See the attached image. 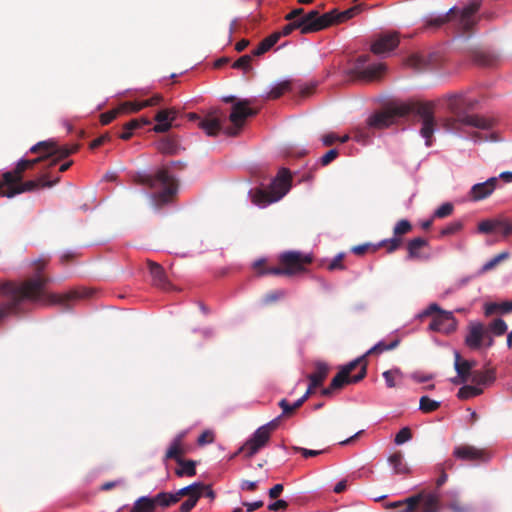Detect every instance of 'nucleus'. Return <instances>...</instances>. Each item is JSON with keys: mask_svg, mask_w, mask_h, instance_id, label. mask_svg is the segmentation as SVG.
Wrapping results in <instances>:
<instances>
[{"mask_svg": "<svg viewBox=\"0 0 512 512\" xmlns=\"http://www.w3.org/2000/svg\"><path fill=\"white\" fill-rule=\"evenodd\" d=\"M48 279L39 273L29 280L21 283H3L0 285V295L7 298V302L0 306V319L15 310L21 301L28 300L40 304L60 303L63 298L57 294H48L45 286Z\"/></svg>", "mask_w": 512, "mask_h": 512, "instance_id": "nucleus-1", "label": "nucleus"}, {"mask_svg": "<svg viewBox=\"0 0 512 512\" xmlns=\"http://www.w3.org/2000/svg\"><path fill=\"white\" fill-rule=\"evenodd\" d=\"M445 99L447 108L456 116V118L447 121L446 127L448 131L461 135L467 132L464 129L465 127L482 130L491 128L492 122L489 119L465 113V110L473 108L476 103L466 93L450 94Z\"/></svg>", "mask_w": 512, "mask_h": 512, "instance_id": "nucleus-2", "label": "nucleus"}, {"mask_svg": "<svg viewBox=\"0 0 512 512\" xmlns=\"http://www.w3.org/2000/svg\"><path fill=\"white\" fill-rule=\"evenodd\" d=\"M135 181L154 190L149 197L157 209L168 203L177 192L175 177L166 168L154 172H138Z\"/></svg>", "mask_w": 512, "mask_h": 512, "instance_id": "nucleus-3", "label": "nucleus"}, {"mask_svg": "<svg viewBox=\"0 0 512 512\" xmlns=\"http://www.w3.org/2000/svg\"><path fill=\"white\" fill-rule=\"evenodd\" d=\"M291 188V174L288 169L281 168L267 191L256 189L250 191L252 202L259 208L281 200Z\"/></svg>", "mask_w": 512, "mask_h": 512, "instance_id": "nucleus-4", "label": "nucleus"}, {"mask_svg": "<svg viewBox=\"0 0 512 512\" xmlns=\"http://www.w3.org/2000/svg\"><path fill=\"white\" fill-rule=\"evenodd\" d=\"M480 8V3L477 0L469 2L462 8L451 7L447 12L437 15H430L426 23L428 25L440 26L448 19L451 14L452 18H456L459 26L464 31L471 29L476 23V13Z\"/></svg>", "mask_w": 512, "mask_h": 512, "instance_id": "nucleus-5", "label": "nucleus"}, {"mask_svg": "<svg viewBox=\"0 0 512 512\" xmlns=\"http://www.w3.org/2000/svg\"><path fill=\"white\" fill-rule=\"evenodd\" d=\"M331 19L332 14L320 15L318 11L312 10L299 18L288 21L291 23L293 30L297 29L302 34H309L327 28Z\"/></svg>", "mask_w": 512, "mask_h": 512, "instance_id": "nucleus-6", "label": "nucleus"}, {"mask_svg": "<svg viewBox=\"0 0 512 512\" xmlns=\"http://www.w3.org/2000/svg\"><path fill=\"white\" fill-rule=\"evenodd\" d=\"M368 60L369 56L367 55L359 56L351 69V73L355 74L359 79L373 81L385 71V65L381 62L367 65Z\"/></svg>", "mask_w": 512, "mask_h": 512, "instance_id": "nucleus-7", "label": "nucleus"}, {"mask_svg": "<svg viewBox=\"0 0 512 512\" xmlns=\"http://www.w3.org/2000/svg\"><path fill=\"white\" fill-rule=\"evenodd\" d=\"M409 112L407 105H401L390 111L372 114L367 119V125L374 129H384L395 123L397 117L405 116Z\"/></svg>", "mask_w": 512, "mask_h": 512, "instance_id": "nucleus-8", "label": "nucleus"}, {"mask_svg": "<svg viewBox=\"0 0 512 512\" xmlns=\"http://www.w3.org/2000/svg\"><path fill=\"white\" fill-rule=\"evenodd\" d=\"M247 100L238 101L232 106L229 119L234 124V128H229L224 131L229 136H234L238 133L239 128L243 125L246 118L253 116L255 111L248 107Z\"/></svg>", "mask_w": 512, "mask_h": 512, "instance_id": "nucleus-9", "label": "nucleus"}, {"mask_svg": "<svg viewBox=\"0 0 512 512\" xmlns=\"http://www.w3.org/2000/svg\"><path fill=\"white\" fill-rule=\"evenodd\" d=\"M437 315L432 319L428 326L429 331L439 332L443 334H450L457 328V320L453 315V312L446 311L441 308V311H437Z\"/></svg>", "mask_w": 512, "mask_h": 512, "instance_id": "nucleus-10", "label": "nucleus"}, {"mask_svg": "<svg viewBox=\"0 0 512 512\" xmlns=\"http://www.w3.org/2000/svg\"><path fill=\"white\" fill-rule=\"evenodd\" d=\"M398 44V33H384L374 40L371 45V51L379 56H387L398 46Z\"/></svg>", "mask_w": 512, "mask_h": 512, "instance_id": "nucleus-11", "label": "nucleus"}, {"mask_svg": "<svg viewBox=\"0 0 512 512\" xmlns=\"http://www.w3.org/2000/svg\"><path fill=\"white\" fill-rule=\"evenodd\" d=\"M418 114L422 120L420 135L425 139L427 147L432 145V136L436 131V123L431 108L423 105L418 109Z\"/></svg>", "mask_w": 512, "mask_h": 512, "instance_id": "nucleus-12", "label": "nucleus"}, {"mask_svg": "<svg viewBox=\"0 0 512 512\" xmlns=\"http://www.w3.org/2000/svg\"><path fill=\"white\" fill-rule=\"evenodd\" d=\"M488 337V331L480 322H471L465 337V344L472 350H479L483 347V343Z\"/></svg>", "mask_w": 512, "mask_h": 512, "instance_id": "nucleus-13", "label": "nucleus"}, {"mask_svg": "<svg viewBox=\"0 0 512 512\" xmlns=\"http://www.w3.org/2000/svg\"><path fill=\"white\" fill-rule=\"evenodd\" d=\"M269 441V435L263 434L261 429H256L252 436L240 447L245 450V457H253Z\"/></svg>", "mask_w": 512, "mask_h": 512, "instance_id": "nucleus-14", "label": "nucleus"}, {"mask_svg": "<svg viewBox=\"0 0 512 512\" xmlns=\"http://www.w3.org/2000/svg\"><path fill=\"white\" fill-rule=\"evenodd\" d=\"M453 455L461 460L485 461L487 459L483 450L473 446H457L454 448Z\"/></svg>", "mask_w": 512, "mask_h": 512, "instance_id": "nucleus-15", "label": "nucleus"}, {"mask_svg": "<svg viewBox=\"0 0 512 512\" xmlns=\"http://www.w3.org/2000/svg\"><path fill=\"white\" fill-rule=\"evenodd\" d=\"M495 379L492 370H473L468 375L466 381L471 382L474 386H479L483 389V386L490 385Z\"/></svg>", "mask_w": 512, "mask_h": 512, "instance_id": "nucleus-16", "label": "nucleus"}, {"mask_svg": "<svg viewBox=\"0 0 512 512\" xmlns=\"http://www.w3.org/2000/svg\"><path fill=\"white\" fill-rule=\"evenodd\" d=\"M199 126L207 136H216L222 130V119L217 115H209L199 122Z\"/></svg>", "mask_w": 512, "mask_h": 512, "instance_id": "nucleus-17", "label": "nucleus"}, {"mask_svg": "<svg viewBox=\"0 0 512 512\" xmlns=\"http://www.w3.org/2000/svg\"><path fill=\"white\" fill-rule=\"evenodd\" d=\"M493 193V189L489 186V184L485 181L479 182L474 184L469 193L468 196L471 201L473 202H479L482 201L489 196H491Z\"/></svg>", "mask_w": 512, "mask_h": 512, "instance_id": "nucleus-18", "label": "nucleus"}, {"mask_svg": "<svg viewBox=\"0 0 512 512\" xmlns=\"http://www.w3.org/2000/svg\"><path fill=\"white\" fill-rule=\"evenodd\" d=\"M315 372L311 373L308 376L310 381V388L318 387L322 384L323 380L326 378L328 373V366L326 363L318 361L315 363Z\"/></svg>", "mask_w": 512, "mask_h": 512, "instance_id": "nucleus-19", "label": "nucleus"}, {"mask_svg": "<svg viewBox=\"0 0 512 512\" xmlns=\"http://www.w3.org/2000/svg\"><path fill=\"white\" fill-rule=\"evenodd\" d=\"M185 437V432H181L178 435L174 437L172 442L170 443L166 454L165 459H175L177 461V458H182L181 455L183 454V448H182V441Z\"/></svg>", "mask_w": 512, "mask_h": 512, "instance_id": "nucleus-20", "label": "nucleus"}, {"mask_svg": "<svg viewBox=\"0 0 512 512\" xmlns=\"http://www.w3.org/2000/svg\"><path fill=\"white\" fill-rule=\"evenodd\" d=\"M454 356V368L459 377H461V381H466L468 375L474 370V363L467 360L461 361V356L457 351L454 352Z\"/></svg>", "mask_w": 512, "mask_h": 512, "instance_id": "nucleus-21", "label": "nucleus"}, {"mask_svg": "<svg viewBox=\"0 0 512 512\" xmlns=\"http://www.w3.org/2000/svg\"><path fill=\"white\" fill-rule=\"evenodd\" d=\"M290 89V81L289 80H279L274 83H272L266 92L264 93V96L269 99H276L283 95L286 91Z\"/></svg>", "mask_w": 512, "mask_h": 512, "instance_id": "nucleus-22", "label": "nucleus"}, {"mask_svg": "<svg viewBox=\"0 0 512 512\" xmlns=\"http://www.w3.org/2000/svg\"><path fill=\"white\" fill-rule=\"evenodd\" d=\"M387 462L394 474H405L408 472V467L403 459L401 452H394L387 458Z\"/></svg>", "mask_w": 512, "mask_h": 512, "instance_id": "nucleus-23", "label": "nucleus"}, {"mask_svg": "<svg viewBox=\"0 0 512 512\" xmlns=\"http://www.w3.org/2000/svg\"><path fill=\"white\" fill-rule=\"evenodd\" d=\"M485 314L491 315L495 312L507 314L512 312V300L502 302H491L485 304Z\"/></svg>", "mask_w": 512, "mask_h": 512, "instance_id": "nucleus-24", "label": "nucleus"}, {"mask_svg": "<svg viewBox=\"0 0 512 512\" xmlns=\"http://www.w3.org/2000/svg\"><path fill=\"white\" fill-rule=\"evenodd\" d=\"M154 510L153 498L149 496H141L134 502L131 508V512H154Z\"/></svg>", "mask_w": 512, "mask_h": 512, "instance_id": "nucleus-25", "label": "nucleus"}, {"mask_svg": "<svg viewBox=\"0 0 512 512\" xmlns=\"http://www.w3.org/2000/svg\"><path fill=\"white\" fill-rule=\"evenodd\" d=\"M279 38L280 34H271L270 36H268L267 38L260 42V44L253 50L252 55L260 56L264 54L278 42Z\"/></svg>", "mask_w": 512, "mask_h": 512, "instance_id": "nucleus-26", "label": "nucleus"}, {"mask_svg": "<svg viewBox=\"0 0 512 512\" xmlns=\"http://www.w3.org/2000/svg\"><path fill=\"white\" fill-rule=\"evenodd\" d=\"M155 120L157 121V124L154 126L153 130L156 133H165L171 128L172 124L165 109L157 112Z\"/></svg>", "mask_w": 512, "mask_h": 512, "instance_id": "nucleus-27", "label": "nucleus"}, {"mask_svg": "<svg viewBox=\"0 0 512 512\" xmlns=\"http://www.w3.org/2000/svg\"><path fill=\"white\" fill-rule=\"evenodd\" d=\"M178 465L180 466L176 469L175 473L179 477L183 476H194L196 474L195 462L192 460H184L182 458H177Z\"/></svg>", "mask_w": 512, "mask_h": 512, "instance_id": "nucleus-28", "label": "nucleus"}, {"mask_svg": "<svg viewBox=\"0 0 512 512\" xmlns=\"http://www.w3.org/2000/svg\"><path fill=\"white\" fill-rule=\"evenodd\" d=\"M358 10V7H352L343 12H337L336 10L327 12L326 14H332V19L329 22V26L334 23H340L354 17L358 13Z\"/></svg>", "mask_w": 512, "mask_h": 512, "instance_id": "nucleus-29", "label": "nucleus"}, {"mask_svg": "<svg viewBox=\"0 0 512 512\" xmlns=\"http://www.w3.org/2000/svg\"><path fill=\"white\" fill-rule=\"evenodd\" d=\"M57 181H58V179H55L54 181H44L43 178H41L39 180H29V181H26L25 183L19 184V188L22 193L30 192V191L37 189L40 186L52 187L57 183Z\"/></svg>", "mask_w": 512, "mask_h": 512, "instance_id": "nucleus-30", "label": "nucleus"}, {"mask_svg": "<svg viewBox=\"0 0 512 512\" xmlns=\"http://www.w3.org/2000/svg\"><path fill=\"white\" fill-rule=\"evenodd\" d=\"M447 496L450 497V502L448 504L449 509L452 512H470L471 507L469 505H461L458 501L459 492L456 490H451L446 493Z\"/></svg>", "mask_w": 512, "mask_h": 512, "instance_id": "nucleus-31", "label": "nucleus"}, {"mask_svg": "<svg viewBox=\"0 0 512 512\" xmlns=\"http://www.w3.org/2000/svg\"><path fill=\"white\" fill-rule=\"evenodd\" d=\"M153 498L155 506L168 507L178 502V498L175 497L174 492H160Z\"/></svg>", "mask_w": 512, "mask_h": 512, "instance_id": "nucleus-32", "label": "nucleus"}, {"mask_svg": "<svg viewBox=\"0 0 512 512\" xmlns=\"http://www.w3.org/2000/svg\"><path fill=\"white\" fill-rule=\"evenodd\" d=\"M203 488L204 484L202 482H194L190 485H187L185 487H182L181 489L174 492V495L176 498H178V501L182 496L187 495L188 498L194 494V493H202L203 494Z\"/></svg>", "mask_w": 512, "mask_h": 512, "instance_id": "nucleus-33", "label": "nucleus"}, {"mask_svg": "<svg viewBox=\"0 0 512 512\" xmlns=\"http://www.w3.org/2000/svg\"><path fill=\"white\" fill-rule=\"evenodd\" d=\"M281 261L285 264H300L302 262H309L308 256L303 257L298 251H287L281 254Z\"/></svg>", "mask_w": 512, "mask_h": 512, "instance_id": "nucleus-34", "label": "nucleus"}, {"mask_svg": "<svg viewBox=\"0 0 512 512\" xmlns=\"http://www.w3.org/2000/svg\"><path fill=\"white\" fill-rule=\"evenodd\" d=\"M500 181H503L504 183H511L512 182V172L504 171V172H501L498 176H493V177L486 179V182L493 189V192L501 187Z\"/></svg>", "mask_w": 512, "mask_h": 512, "instance_id": "nucleus-35", "label": "nucleus"}, {"mask_svg": "<svg viewBox=\"0 0 512 512\" xmlns=\"http://www.w3.org/2000/svg\"><path fill=\"white\" fill-rule=\"evenodd\" d=\"M386 386L388 388H394L397 385V381L403 378V373L399 368H393L387 371H384L382 374Z\"/></svg>", "mask_w": 512, "mask_h": 512, "instance_id": "nucleus-36", "label": "nucleus"}, {"mask_svg": "<svg viewBox=\"0 0 512 512\" xmlns=\"http://www.w3.org/2000/svg\"><path fill=\"white\" fill-rule=\"evenodd\" d=\"M427 245V241L421 237L414 238L408 242V257H419V250Z\"/></svg>", "mask_w": 512, "mask_h": 512, "instance_id": "nucleus-37", "label": "nucleus"}, {"mask_svg": "<svg viewBox=\"0 0 512 512\" xmlns=\"http://www.w3.org/2000/svg\"><path fill=\"white\" fill-rule=\"evenodd\" d=\"M399 345V340L395 339L391 343L387 344L384 341H379L374 346H372L370 349H368L365 352V355H369L372 353H383L385 351L393 350Z\"/></svg>", "mask_w": 512, "mask_h": 512, "instance_id": "nucleus-38", "label": "nucleus"}, {"mask_svg": "<svg viewBox=\"0 0 512 512\" xmlns=\"http://www.w3.org/2000/svg\"><path fill=\"white\" fill-rule=\"evenodd\" d=\"M483 389L479 386L464 385L458 390L457 396L460 399H469L475 396H478L482 393Z\"/></svg>", "mask_w": 512, "mask_h": 512, "instance_id": "nucleus-39", "label": "nucleus"}, {"mask_svg": "<svg viewBox=\"0 0 512 512\" xmlns=\"http://www.w3.org/2000/svg\"><path fill=\"white\" fill-rule=\"evenodd\" d=\"M441 402L430 399L428 396H422L419 400V410L424 413H429L437 410Z\"/></svg>", "mask_w": 512, "mask_h": 512, "instance_id": "nucleus-40", "label": "nucleus"}, {"mask_svg": "<svg viewBox=\"0 0 512 512\" xmlns=\"http://www.w3.org/2000/svg\"><path fill=\"white\" fill-rule=\"evenodd\" d=\"M21 171L19 170V168L16 166V168L13 170V171H7L3 174V184L2 185H7V186H13L15 184H18L20 183L21 179H22V175H21Z\"/></svg>", "mask_w": 512, "mask_h": 512, "instance_id": "nucleus-41", "label": "nucleus"}, {"mask_svg": "<svg viewBox=\"0 0 512 512\" xmlns=\"http://www.w3.org/2000/svg\"><path fill=\"white\" fill-rule=\"evenodd\" d=\"M509 255L510 254L508 251H503V252L497 254L496 256H494L493 258H491L490 260H488L487 262H485L483 264V266L480 269V273H485V272L493 269L501 261L509 258Z\"/></svg>", "mask_w": 512, "mask_h": 512, "instance_id": "nucleus-42", "label": "nucleus"}, {"mask_svg": "<svg viewBox=\"0 0 512 512\" xmlns=\"http://www.w3.org/2000/svg\"><path fill=\"white\" fill-rule=\"evenodd\" d=\"M77 147L73 146L72 148H69L67 146H58L55 142V148L54 149H48V157L55 156L56 159H62L70 154H72L74 151H76Z\"/></svg>", "mask_w": 512, "mask_h": 512, "instance_id": "nucleus-43", "label": "nucleus"}, {"mask_svg": "<svg viewBox=\"0 0 512 512\" xmlns=\"http://www.w3.org/2000/svg\"><path fill=\"white\" fill-rule=\"evenodd\" d=\"M507 328L506 322L501 318H497L489 324L487 331L494 336H501L506 333Z\"/></svg>", "mask_w": 512, "mask_h": 512, "instance_id": "nucleus-44", "label": "nucleus"}, {"mask_svg": "<svg viewBox=\"0 0 512 512\" xmlns=\"http://www.w3.org/2000/svg\"><path fill=\"white\" fill-rule=\"evenodd\" d=\"M142 109H144V106H142V101H127L119 106L121 113H135Z\"/></svg>", "mask_w": 512, "mask_h": 512, "instance_id": "nucleus-45", "label": "nucleus"}, {"mask_svg": "<svg viewBox=\"0 0 512 512\" xmlns=\"http://www.w3.org/2000/svg\"><path fill=\"white\" fill-rule=\"evenodd\" d=\"M54 148H55V141L53 139H49V140H45V141H40L37 144L33 145L30 148V152H36L38 150H42L45 153V155L43 157L47 158L48 157V149H54Z\"/></svg>", "mask_w": 512, "mask_h": 512, "instance_id": "nucleus-46", "label": "nucleus"}, {"mask_svg": "<svg viewBox=\"0 0 512 512\" xmlns=\"http://www.w3.org/2000/svg\"><path fill=\"white\" fill-rule=\"evenodd\" d=\"M202 497V493L192 494L186 501L180 506V512H189L197 504L198 500Z\"/></svg>", "mask_w": 512, "mask_h": 512, "instance_id": "nucleus-47", "label": "nucleus"}, {"mask_svg": "<svg viewBox=\"0 0 512 512\" xmlns=\"http://www.w3.org/2000/svg\"><path fill=\"white\" fill-rule=\"evenodd\" d=\"M412 439L411 431L408 427H403L395 435L394 442L396 445H403Z\"/></svg>", "mask_w": 512, "mask_h": 512, "instance_id": "nucleus-48", "label": "nucleus"}, {"mask_svg": "<svg viewBox=\"0 0 512 512\" xmlns=\"http://www.w3.org/2000/svg\"><path fill=\"white\" fill-rule=\"evenodd\" d=\"M453 205L450 202H445L441 204L433 213V217L435 218H445L452 214L453 212Z\"/></svg>", "mask_w": 512, "mask_h": 512, "instance_id": "nucleus-49", "label": "nucleus"}, {"mask_svg": "<svg viewBox=\"0 0 512 512\" xmlns=\"http://www.w3.org/2000/svg\"><path fill=\"white\" fill-rule=\"evenodd\" d=\"M148 124H150V120L148 118L140 117L137 119H132V120L128 121L127 123H125L123 126V129L135 130V129L141 128L145 125H148Z\"/></svg>", "mask_w": 512, "mask_h": 512, "instance_id": "nucleus-50", "label": "nucleus"}, {"mask_svg": "<svg viewBox=\"0 0 512 512\" xmlns=\"http://www.w3.org/2000/svg\"><path fill=\"white\" fill-rule=\"evenodd\" d=\"M499 220H484L481 221L478 225V231L481 233H490L496 227H501V224H498Z\"/></svg>", "mask_w": 512, "mask_h": 512, "instance_id": "nucleus-51", "label": "nucleus"}, {"mask_svg": "<svg viewBox=\"0 0 512 512\" xmlns=\"http://www.w3.org/2000/svg\"><path fill=\"white\" fill-rule=\"evenodd\" d=\"M149 270L153 278L157 280L159 283H161L164 280V271L159 264L155 262H149Z\"/></svg>", "mask_w": 512, "mask_h": 512, "instance_id": "nucleus-52", "label": "nucleus"}, {"mask_svg": "<svg viewBox=\"0 0 512 512\" xmlns=\"http://www.w3.org/2000/svg\"><path fill=\"white\" fill-rule=\"evenodd\" d=\"M331 388L339 389L348 383V376L344 374V371H339L337 375L331 381Z\"/></svg>", "mask_w": 512, "mask_h": 512, "instance_id": "nucleus-53", "label": "nucleus"}, {"mask_svg": "<svg viewBox=\"0 0 512 512\" xmlns=\"http://www.w3.org/2000/svg\"><path fill=\"white\" fill-rule=\"evenodd\" d=\"M411 228L410 222L406 219H402L396 223L393 232L395 235H402L408 233Z\"/></svg>", "mask_w": 512, "mask_h": 512, "instance_id": "nucleus-54", "label": "nucleus"}, {"mask_svg": "<svg viewBox=\"0 0 512 512\" xmlns=\"http://www.w3.org/2000/svg\"><path fill=\"white\" fill-rule=\"evenodd\" d=\"M437 311H441V307L437 303H431L427 308L417 313L415 315V319H423L433 313H437Z\"/></svg>", "mask_w": 512, "mask_h": 512, "instance_id": "nucleus-55", "label": "nucleus"}, {"mask_svg": "<svg viewBox=\"0 0 512 512\" xmlns=\"http://www.w3.org/2000/svg\"><path fill=\"white\" fill-rule=\"evenodd\" d=\"M463 227V223L460 220L449 223L443 230L442 235H452L460 231Z\"/></svg>", "mask_w": 512, "mask_h": 512, "instance_id": "nucleus-56", "label": "nucleus"}, {"mask_svg": "<svg viewBox=\"0 0 512 512\" xmlns=\"http://www.w3.org/2000/svg\"><path fill=\"white\" fill-rule=\"evenodd\" d=\"M367 355H365V353L363 355H361L360 357L350 361L349 363H347L346 365L342 366L341 367V371H344V374L346 376H349L351 371L357 366L359 365L366 357Z\"/></svg>", "mask_w": 512, "mask_h": 512, "instance_id": "nucleus-57", "label": "nucleus"}, {"mask_svg": "<svg viewBox=\"0 0 512 512\" xmlns=\"http://www.w3.org/2000/svg\"><path fill=\"white\" fill-rule=\"evenodd\" d=\"M42 159H44V157H39V158L32 159V160H27L25 158H21L17 162V167L19 168V170L21 172H23L25 169L34 166L36 163H38Z\"/></svg>", "mask_w": 512, "mask_h": 512, "instance_id": "nucleus-58", "label": "nucleus"}, {"mask_svg": "<svg viewBox=\"0 0 512 512\" xmlns=\"http://www.w3.org/2000/svg\"><path fill=\"white\" fill-rule=\"evenodd\" d=\"M250 61L251 55H243L237 61L234 62L233 67L248 70L250 69Z\"/></svg>", "mask_w": 512, "mask_h": 512, "instance_id": "nucleus-59", "label": "nucleus"}, {"mask_svg": "<svg viewBox=\"0 0 512 512\" xmlns=\"http://www.w3.org/2000/svg\"><path fill=\"white\" fill-rule=\"evenodd\" d=\"M283 296H284V291L283 290H275L273 292H270V293L266 294L263 297L262 302L264 304H268V303L277 301L278 299L282 298Z\"/></svg>", "mask_w": 512, "mask_h": 512, "instance_id": "nucleus-60", "label": "nucleus"}, {"mask_svg": "<svg viewBox=\"0 0 512 512\" xmlns=\"http://www.w3.org/2000/svg\"><path fill=\"white\" fill-rule=\"evenodd\" d=\"M119 107L117 109L105 112L101 115V123L106 125L109 124L111 121H113L118 114H120Z\"/></svg>", "mask_w": 512, "mask_h": 512, "instance_id": "nucleus-61", "label": "nucleus"}, {"mask_svg": "<svg viewBox=\"0 0 512 512\" xmlns=\"http://www.w3.org/2000/svg\"><path fill=\"white\" fill-rule=\"evenodd\" d=\"M214 440V435L211 431L209 430H206L204 431L197 439V443L199 445H206V444H209V443H212Z\"/></svg>", "mask_w": 512, "mask_h": 512, "instance_id": "nucleus-62", "label": "nucleus"}, {"mask_svg": "<svg viewBox=\"0 0 512 512\" xmlns=\"http://www.w3.org/2000/svg\"><path fill=\"white\" fill-rule=\"evenodd\" d=\"M338 155V151L336 149H330L328 152H326L321 158L320 163L325 166L329 164L332 160H334Z\"/></svg>", "mask_w": 512, "mask_h": 512, "instance_id": "nucleus-63", "label": "nucleus"}, {"mask_svg": "<svg viewBox=\"0 0 512 512\" xmlns=\"http://www.w3.org/2000/svg\"><path fill=\"white\" fill-rule=\"evenodd\" d=\"M162 101H163V97L161 94H154L151 98H149L147 100H143L142 106H144V108L150 107V106H155V105H158L159 103H161Z\"/></svg>", "mask_w": 512, "mask_h": 512, "instance_id": "nucleus-64", "label": "nucleus"}]
</instances>
